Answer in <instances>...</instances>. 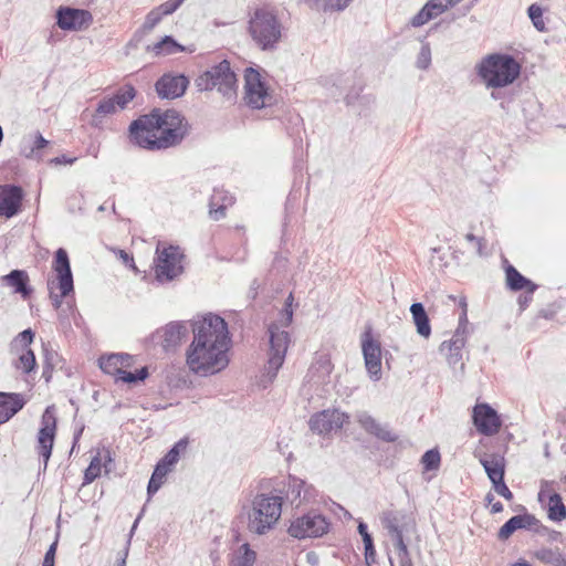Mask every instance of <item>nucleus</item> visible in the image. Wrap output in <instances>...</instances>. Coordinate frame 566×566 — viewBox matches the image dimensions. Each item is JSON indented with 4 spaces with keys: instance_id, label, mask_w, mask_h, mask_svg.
<instances>
[{
    "instance_id": "f257e3e1",
    "label": "nucleus",
    "mask_w": 566,
    "mask_h": 566,
    "mask_svg": "<svg viewBox=\"0 0 566 566\" xmlns=\"http://www.w3.org/2000/svg\"><path fill=\"white\" fill-rule=\"evenodd\" d=\"M193 338L186 350V364L198 376L216 375L229 366L231 337L226 319L209 313L192 323Z\"/></svg>"
},
{
    "instance_id": "f03ea898",
    "label": "nucleus",
    "mask_w": 566,
    "mask_h": 566,
    "mask_svg": "<svg viewBox=\"0 0 566 566\" xmlns=\"http://www.w3.org/2000/svg\"><path fill=\"white\" fill-rule=\"evenodd\" d=\"M185 118L175 109L154 108L129 125L132 144L147 150H164L179 145L187 134Z\"/></svg>"
},
{
    "instance_id": "7ed1b4c3",
    "label": "nucleus",
    "mask_w": 566,
    "mask_h": 566,
    "mask_svg": "<svg viewBox=\"0 0 566 566\" xmlns=\"http://www.w3.org/2000/svg\"><path fill=\"white\" fill-rule=\"evenodd\" d=\"M475 70L486 87L501 88L511 85L518 78L522 65L513 55L492 53L484 56L476 64Z\"/></svg>"
},
{
    "instance_id": "20e7f679",
    "label": "nucleus",
    "mask_w": 566,
    "mask_h": 566,
    "mask_svg": "<svg viewBox=\"0 0 566 566\" xmlns=\"http://www.w3.org/2000/svg\"><path fill=\"white\" fill-rule=\"evenodd\" d=\"M283 497L280 494H256L249 512L248 528L250 532L263 535L274 527L282 513Z\"/></svg>"
},
{
    "instance_id": "39448f33",
    "label": "nucleus",
    "mask_w": 566,
    "mask_h": 566,
    "mask_svg": "<svg viewBox=\"0 0 566 566\" xmlns=\"http://www.w3.org/2000/svg\"><path fill=\"white\" fill-rule=\"evenodd\" d=\"M249 32L263 51L274 50L282 35L277 17L266 9H256L249 21Z\"/></svg>"
},
{
    "instance_id": "423d86ee",
    "label": "nucleus",
    "mask_w": 566,
    "mask_h": 566,
    "mask_svg": "<svg viewBox=\"0 0 566 566\" xmlns=\"http://www.w3.org/2000/svg\"><path fill=\"white\" fill-rule=\"evenodd\" d=\"M196 86L199 91L217 88L227 99H233L237 96V76L227 60L200 74L196 78Z\"/></svg>"
},
{
    "instance_id": "0eeeda50",
    "label": "nucleus",
    "mask_w": 566,
    "mask_h": 566,
    "mask_svg": "<svg viewBox=\"0 0 566 566\" xmlns=\"http://www.w3.org/2000/svg\"><path fill=\"white\" fill-rule=\"evenodd\" d=\"M53 270L56 273V281L48 282V289L53 307L60 310L62 300L74 293L73 273L65 249L60 248L55 251Z\"/></svg>"
},
{
    "instance_id": "6e6552de",
    "label": "nucleus",
    "mask_w": 566,
    "mask_h": 566,
    "mask_svg": "<svg viewBox=\"0 0 566 566\" xmlns=\"http://www.w3.org/2000/svg\"><path fill=\"white\" fill-rule=\"evenodd\" d=\"M185 254L178 245L157 247L154 258L155 279L159 284L172 282L184 273Z\"/></svg>"
},
{
    "instance_id": "1a4fd4ad",
    "label": "nucleus",
    "mask_w": 566,
    "mask_h": 566,
    "mask_svg": "<svg viewBox=\"0 0 566 566\" xmlns=\"http://www.w3.org/2000/svg\"><path fill=\"white\" fill-rule=\"evenodd\" d=\"M268 334L270 343L269 359L262 377L268 378V381L271 382L285 360L291 339L289 332L281 329L275 323L269 325Z\"/></svg>"
},
{
    "instance_id": "9d476101",
    "label": "nucleus",
    "mask_w": 566,
    "mask_h": 566,
    "mask_svg": "<svg viewBox=\"0 0 566 566\" xmlns=\"http://www.w3.org/2000/svg\"><path fill=\"white\" fill-rule=\"evenodd\" d=\"M329 522L317 511H310L294 517L287 528V533L297 539L316 538L325 535L329 530Z\"/></svg>"
},
{
    "instance_id": "9b49d317",
    "label": "nucleus",
    "mask_w": 566,
    "mask_h": 566,
    "mask_svg": "<svg viewBox=\"0 0 566 566\" xmlns=\"http://www.w3.org/2000/svg\"><path fill=\"white\" fill-rule=\"evenodd\" d=\"M57 418L55 406H48L40 421V428L36 436V452L43 461V469L48 467V462L52 455V450L56 437Z\"/></svg>"
},
{
    "instance_id": "f8f14e48",
    "label": "nucleus",
    "mask_w": 566,
    "mask_h": 566,
    "mask_svg": "<svg viewBox=\"0 0 566 566\" xmlns=\"http://www.w3.org/2000/svg\"><path fill=\"white\" fill-rule=\"evenodd\" d=\"M244 91V99L250 107L260 109L270 104L271 96L265 83L262 81L261 74L252 67L245 70Z\"/></svg>"
},
{
    "instance_id": "ddd939ff",
    "label": "nucleus",
    "mask_w": 566,
    "mask_h": 566,
    "mask_svg": "<svg viewBox=\"0 0 566 566\" xmlns=\"http://www.w3.org/2000/svg\"><path fill=\"white\" fill-rule=\"evenodd\" d=\"M361 349L365 367L371 380L378 381L381 378V346L374 339L371 331H365L361 336Z\"/></svg>"
},
{
    "instance_id": "4468645a",
    "label": "nucleus",
    "mask_w": 566,
    "mask_h": 566,
    "mask_svg": "<svg viewBox=\"0 0 566 566\" xmlns=\"http://www.w3.org/2000/svg\"><path fill=\"white\" fill-rule=\"evenodd\" d=\"M472 421L476 431L488 437L496 434L502 427L500 415L486 402L474 406Z\"/></svg>"
},
{
    "instance_id": "2eb2a0df",
    "label": "nucleus",
    "mask_w": 566,
    "mask_h": 566,
    "mask_svg": "<svg viewBox=\"0 0 566 566\" xmlns=\"http://www.w3.org/2000/svg\"><path fill=\"white\" fill-rule=\"evenodd\" d=\"M187 334V326L185 322L175 321L168 323L165 327L157 329L149 337L154 345L163 347L164 352H174Z\"/></svg>"
},
{
    "instance_id": "dca6fc26",
    "label": "nucleus",
    "mask_w": 566,
    "mask_h": 566,
    "mask_svg": "<svg viewBox=\"0 0 566 566\" xmlns=\"http://www.w3.org/2000/svg\"><path fill=\"white\" fill-rule=\"evenodd\" d=\"M347 420L348 416L338 409H325L311 416L308 426L312 432L326 436L342 429Z\"/></svg>"
},
{
    "instance_id": "f3484780",
    "label": "nucleus",
    "mask_w": 566,
    "mask_h": 566,
    "mask_svg": "<svg viewBox=\"0 0 566 566\" xmlns=\"http://www.w3.org/2000/svg\"><path fill=\"white\" fill-rule=\"evenodd\" d=\"M56 24L65 31H80L87 28L93 17L90 11L71 7H60L56 10Z\"/></svg>"
},
{
    "instance_id": "a211bd4d",
    "label": "nucleus",
    "mask_w": 566,
    "mask_h": 566,
    "mask_svg": "<svg viewBox=\"0 0 566 566\" xmlns=\"http://www.w3.org/2000/svg\"><path fill=\"white\" fill-rule=\"evenodd\" d=\"M24 191L17 185L0 186V218L11 219L22 209Z\"/></svg>"
},
{
    "instance_id": "6ab92c4d",
    "label": "nucleus",
    "mask_w": 566,
    "mask_h": 566,
    "mask_svg": "<svg viewBox=\"0 0 566 566\" xmlns=\"http://www.w3.org/2000/svg\"><path fill=\"white\" fill-rule=\"evenodd\" d=\"M189 81L182 75L164 74L155 84L156 92L161 98H177L185 94Z\"/></svg>"
},
{
    "instance_id": "aec40b11",
    "label": "nucleus",
    "mask_w": 566,
    "mask_h": 566,
    "mask_svg": "<svg viewBox=\"0 0 566 566\" xmlns=\"http://www.w3.org/2000/svg\"><path fill=\"white\" fill-rule=\"evenodd\" d=\"M474 457L479 459L491 483H495L505 478V459L504 457L493 453L486 454L479 451L474 452Z\"/></svg>"
},
{
    "instance_id": "412c9836",
    "label": "nucleus",
    "mask_w": 566,
    "mask_h": 566,
    "mask_svg": "<svg viewBox=\"0 0 566 566\" xmlns=\"http://www.w3.org/2000/svg\"><path fill=\"white\" fill-rule=\"evenodd\" d=\"M0 281L12 287L13 293L19 294L23 300L30 298L33 293L29 275L24 270H12L8 274L2 275Z\"/></svg>"
},
{
    "instance_id": "4be33fe9",
    "label": "nucleus",
    "mask_w": 566,
    "mask_h": 566,
    "mask_svg": "<svg viewBox=\"0 0 566 566\" xmlns=\"http://www.w3.org/2000/svg\"><path fill=\"white\" fill-rule=\"evenodd\" d=\"M234 203V197L223 188H213L209 200V216L212 220H220L226 216L228 207Z\"/></svg>"
},
{
    "instance_id": "5701e85b",
    "label": "nucleus",
    "mask_w": 566,
    "mask_h": 566,
    "mask_svg": "<svg viewBox=\"0 0 566 566\" xmlns=\"http://www.w3.org/2000/svg\"><path fill=\"white\" fill-rule=\"evenodd\" d=\"M25 402L22 394L0 391V424L15 416Z\"/></svg>"
},
{
    "instance_id": "b1692460",
    "label": "nucleus",
    "mask_w": 566,
    "mask_h": 566,
    "mask_svg": "<svg viewBox=\"0 0 566 566\" xmlns=\"http://www.w3.org/2000/svg\"><path fill=\"white\" fill-rule=\"evenodd\" d=\"M505 276L507 289L513 292H520L524 290L525 292L535 293V291L538 287L537 284H535L532 280L521 274L510 263H507V265L505 266Z\"/></svg>"
},
{
    "instance_id": "393cba45",
    "label": "nucleus",
    "mask_w": 566,
    "mask_h": 566,
    "mask_svg": "<svg viewBox=\"0 0 566 566\" xmlns=\"http://www.w3.org/2000/svg\"><path fill=\"white\" fill-rule=\"evenodd\" d=\"M129 359L130 355L128 354H109L107 356H102L98 359V365L105 374L112 375L116 379L123 370V366L127 364Z\"/></svg>"
},
{
    "instance_id": "a878e982",
    "label": "nucleus",
    "mask_w": 566,
    "mask_h": 566,
    "mask_svg": "<svg viewBox=\"0 0 566 566\" xmlns=\"http://www.w3.org/2000/svg\"><path fill=\"white\" fill-rule=\"evenodd\" d=\"M402 518L403 515L396 511L385 512L381 517L382 526L387 530L394 541V545L398 544L399 541L405 542L401 526Z\"/></svg>"
},
{
    "instance_id": "bb28decb",
    "label": "nucleus",
    "mask_w": 566,
    "mask_h": 566,
    "mask_svg": "<svg viewBox=\"0 0 566 566\" xmlns=\"http://www.w3.org/2000/svg\"><path fill=\"white\" fill-rule=\"evenodd\" d=\"M410 313L413 324L416 325L417 333L424 338H429L431 335V325L423 304L420 302L412 303L410 306Z\"/></svg>"
},
{
    "instance_id": "cd10ccee",
    "label": "nucleus",
    "mask_w": 566,
    "mask_h": 566,
    "mask_svg": "<svg viewBox=\"0 0 566 566\" xmlns=\"http://www.w3.org/2000/svg\"><path fill=\"white\" fill-rule=\"evenodd\" d=\"M467 338L452 336L451 339L444 340L440 345V352L448 350V363L451 366H457L462 360V349L465 346Z\"/></svg>"
},
{
    "instance_id": "c85d7f7f",
    "label": "nucleus",
    "mask_w": 566,
    "mask_h": 566,
    "mask_svg": "<svg viewBox=\"0 0 566 566\" xmlns=\"http://www.w3.org/2000/svg\"><path fill=\"white\" fill-rule=\"evenodd\" d=\"M547 518L555 523H560L566 518V505L559 493L553 492L547 497L546 505Z\"/></svg>"
},
{
    "instance_id": "c756f323",
    "label": "nucleus",
    "mask_w": 566,
    "mask_h": 566,
    "mask_svg": "<svg viewBox=\"0 0 566 566\" xmlns=\"http://www.w3.org/2000/svg\"><path fill=\"white\" fill-rule=\"evenodd\" d=\"M515 530H527L534 533H542V530H547V526L543 525L541 521L533 514L524 512L511 517Z\"/></svg>"
},
{
    "instance_id": "7c9ffc66",
    "label": "nucleus",
    "mask_w": 566,
    "mask_h": 566,
    "mask_svg": "<svg viewBox=\"0 0 566 566\" xmlns=\"http://www.w3.org/2000/svg\"><path fill=\"white\" fill-rule=\"evenodd\" d=\"M305 480L300 479L295 475H289L286 482V491L285 497L291 504H295L298 506L303 503V489H304Z\"/></svg>"
},
{
    "instance_id": "2f4dec72",
    "label": "nucleus",
    "mask_w": 566,
    "mask_h": 566,
    "mask_svg": "<svg viewBox=\"0 0 566 566\" xmlns=\"http://www.w3.org/2000/svg\"><path fill=\"white\" fill-rule=\"evenodd\" d=\"M534 556L544 564L566 566V558L563 556L559 548L542 547L534 553Z\"/></svg>"
},
{
    "instance_id": "473e14b6",
    "label": "nucleus",
    "mask_w": 566,
    "mask_h": 566,
    "mask_svg": "<svg viewBox=\"0 0 566 566\" xmlns=\"http://www.w3.org/2000/svg\"><path fill=\"white\" fill-rule=\"evenodd\" d=\"M117 109L118 108L112 97L103 98L97 104L92 117V125L96 127L99 126L106 116L115 114Z\"/></svg>"
},
{
    "instance_id": "72a5a7b5",
    "label": "nucleus",
    "mask_w": 566,
    "mask_h": 566,
    "mask_svg": "<svg viewBox=\"0 0 566 566\" xmlns=\"http://www.w3.org/2000/svg\"><path fill=\"white\" fill-rule=\"evenodd\" d=\"M313 10L344 11L353 0H305Z\"/></svg>"
},
{
    "instance_id": "f704fd0d",
    "label": "nucleus",
    "mask_w": 566,
    "mask_h": 566,
    "mask_svg": "<svg viewBox=\"0 0 566 566\" xmlns=\"http://www.w3.org/2000/svg\"><path fill=\"white\" fill-rule=\"evenodd\" d=\"M151 51L156 54H174L177 52H182L184 46L175 41V39L170 35H166L159 42L155 43L151 48Z\"/></svg>"
},
{
    "instance_id": "c9c22d12",
    "label": "nucleus",
    "mask_w": 566,
    "mask_h": 566,
    "mask_svg": "<svg viewBox=\"0 0 566 566\" xmlns=\"http://www.w3.org/2000/svg\"><path fill=\"white\" fill-rule=\"evenodd\" d=\"M189 439L188 437H184L179 439L175 444L167 451V453L163 457L166 462L175 467L181 454H184L188 448Z\"/></svg>"
},
{
    "instance_id": "e433bc0d",
    "label": "nucleus",
    "mask_w": 566,
    "mask_h": 566,
    "mask_svg": "<svg viewBox=\"0 0 566 566\" xmlns=\"http://www.w3.org/2000/svg\"><path fill=\"white\" fill-rule=\"evenodd\" d=\"M136 90L132 84H125L112 97L117 108L125 109L127 105L135 98Z\"/></svg>"
},
{
    "instance_id": "4c0bfd02",
    "label": "nucleus",
    "mask_w": 566,
    "mask_h": 566,
    "mask_svg": "<svg viewBox=\"0 0 566 566\" xmlns=\"http://www.w3.org/2000/svg\"><path fill=\"white\" fill-rule=\"evenodd\" d=\"M241 553L230 560V566H253L255 563V552L250 548L248 543L241 546Z\"/></svg>"
},
{
    "instance_id": "58836bf2",
    "label": "nucleus",
    "mask_w": 566,
    "mask_h": 566,
    "mask_svg": "<svg viewBox=\"0 0 566 566\" xmlns=\"http://www.w3.org/2000/svg\"><path fill=\"white\" fill-rule=\"evenodd\" d=\"M148 376L149 371L147 367H142L135 371H127L123 369L119 376L116 378V381H122L125 384H137L144 381Z\"/></svg>"
},
{
    "instance_id": "ea45409f",
    "label": "nucleus",
    "mask_w": 566,
    "mask_h": 566,
    "mask_svg": "<svg viewBox=\"0 0 566 566\" xmlns=\"http://www.w3.org/2000/svg\"><path fill=\"white\" fill-rule=\"evenodd\" d=\"M15 367L21 369L24 374H30L33 371L36 367L34 352L31 348L23 350V353L19 356Z\"/></svg>"
},
{
    "instance_id": "a19ab883",
    "label": "nucleus",
    "mask_w": 566,
    "mask_h": 566,
    "mask_svg": "<svg viewBox=\"0 0 566 566\" xmlns=\"http://www.w3.org/2000/svg\"><path fill=\"white\" fill-rule=\"evenodd\" d=\"M528 18L531 19L534 28L539 32L547 31L544 18H543V8L537 4L533 3L527 9Z\"/></svg>"
},
{
    "instance_id": "79ce46f5",
    "label": "nucleus",
    "mask_w": 566,
    "mask_h": 566,
    "mask_svg": "<svg viewBox=\"0 0 566 566\" xmlns=\"http://www.w3.org/2000/svg\"><path fill=\"white\" fill-rule=\"evenodd\" d=\"M441 455L438 449L427 450L421 457V464L424 471H433L439 469Z\"/></svg>"
},
{
    "instance_id": "37998d69",
    "label": "nucleus",
    "mask_w": 566,
    "mask_h": 566,
    "mask_svg": "<svg viewBox=\"0 0 566 566\" xmlns=\"http://www.w3.org/2000/svg\"><path fill=\"white\" fill-rule=\"evenodd\" d=\"M101 475V460L98 457H94L90 465L84 471L83 484H90Z\"/></svg>"
},
{
    "instance_id": "c03bdc74",
    "label": "nucleus",
    "mask_w": 566,
    "mask_h": 566,
    "mask_svg": "<svg viewBox=\"0 0 566 566\" xmlns=\"http://www.w3.org/2000/svg\"><path fill=\"white\" fill-rule=\"evenodd\" d=\"M34 336H35L34 332L31 328H27V329L20 332L14 337V339L11 343V347L13 348L18 345H21L23 350H25V349L30 348V345L34 340Z\"/></svg>"
},
{
    "instance_id": "a18cd8bd",
    "label": "nucleus",
    "mask_w": 566,
    "mask_h": 566,
    "mask_svg": "<svg viewBox=\"0 0 566 566\" xmlns=\"http://www.w3.org/2000/svg\"><path fill=\"white\" fill-rule=\"evenodd\" d=\"M363 539V543H364V555H365V560L368 565H371V564H375L376 563V548H375V544H374V538L371 536V534H364V536L361 537Z\"/></svg>"
},
{
    "instance_id": "49530a36",
    "label": "nucleus",
    "mask_w": 566,
    "mask_h": 566,
    "mask_svg": "<svg viewBox=\"0 0 566 566\" xmlns=\"http://www.w3.org/2000/svg\"><path fill=\"white\" fill-rule=\"evenodd\" d=\"M363 539V543H364V555H365V560L368 565H371V564H375L376 563V548H375V544H374V538L371 536V534H364V536L361 537Z\"/></svg>"
},
{
    "instance_id": "de8ad7c7",
    "label": "nucleus",
    "mask_w": 566,
    "mask_h": 566,
    "mask_svg": "<svg viewBox=\"0 0 566 566\" xmlns=\"http://www.w3.org/2000/svg\"><path fill=\"white\" fill-rule=\"evenodd\" d=\"M431 64V49L428 42H423L417 57L416 65L420 70H427Z\"/></svg>"
},
{
    "instance_id": "09e8293b",
    "label": "nucleus",
    "mask_w": 566,
    "mask_h": 566,
    "mask_svg": "<svg viewBox=\"0 0 566 566\" xmlns=\"http://www.w3.org/2000/svg\"><path fill=\"white\" fill-rule=\"evenodd\" d=\"M373 434L385 442H396L398 440V434L388 424L380 423Z\"/></svg>"
},
{
    "instance_id": "8fccbe9b",
    "label": "nucleus",
    "mask_w": 566,
    "mask_h": 566,
    "mask_svg": "<svg viewBox=\"0 0 566 566\" xmlns=\"http://www.w3.org/2000/svg\"><path fill=\"white\" fill-rule=\"evenodd\" d=\"M395 547L398 554L399 566H413L407 544L399 541Z\"/></svg>"
},
{
    "instance_id": "3c124183",
    "label": "nucleus",
    "mask_w": 566,
    "mask_h": 566,
    "mask_svg": "<svg viewBox=\"0 0 566 566\" xmlns=\"http://www.w3.org/2000/svg\"><path fill=\"white\" fill-rule=\"evenodd\" d=\"M424 7L428 12L432 14V19L439 17L449 9L446 0H429Z\"/></svg>"
},
{
    "instance_id": "603ef678",
    "label": "nucleus",
    "mask_w": 566,
    "mask_h": 566,
    "mask_svg": "<svg viewBox=\"0 0 566 566\" xmlns=\"http://www.w3.org/2000/svg\"><path fill=\"white\" fill-rule=\"evenodd\" d=\"M163 18L164 17L160 14V12L154 8L147 13L143 29L145 31H151L161 21Z\"/></svg>"
},
{
    "instance_id": "864d4df0",
    "label": "nucleus",
    "mask_w": 566,
    "mask_h": 566,
    "mask_svg": "<svg viewBox=\"0 0 566 566\" xmlns=\"http://www.w3.org/2000/svg\"><path fill=\"white\" fill-rule=\"evenodd\" d=\"M184 1L185 0H167L166 2L156 7V9L163 17H166L172 14L184 3Z\"/></svg>"
},
{
    "instance_id": "5fc2aeb1",
    "label": "nucleus",
    "mask_w": 566,
    "mask_h": 566,
    "mask_svg": "<svg viewBox=\"0 0 566 566\" xmlns=\"http://www.w3.org/2000/svg\"><path fill=\"white\" fill-rule=\"evenodd\" d=\"M463 305V307L467 306L465 302L463 301L461 303ZM468 316H467V308H463V312L461 313L460 317H459V324H458V327L454 332V336H459V337H465L467 338V334H468Z\"/></svg>"
},
{
    "instance_id": "6e6d98bb",
    "label": "nucleus",
    "mask_w": 566,
    "mask_h": 566,
    "mask_svg": "<svg viewBox=\"0 0 566 566\" xmlns=\"http://www.w3.org/2000/svg\"><path fill=\"white\" fill-rule=\"evenodd\" d=\"M431 19L432 14L429 13L426 7L423 6L422 9L410 20V25H412L413 28H419L426 24Z\"/></svg>"
},
{
    "instance_id": "4d7b16f0",
    "label": "nucleus",
    "mask_w": 566,
    "mask_h": 566,
    "mask_svg": "<svg viewBox=\"0 0 566 566\" xmlns=\"http://www.w3.org/2000/svg\"><path fill=\"white\" fill-rule=\"evenodd\" d=\"M359 423L361 427L369 433H374L378 426L380 424L374 417L370 415L364 413L359 417Z\"/></svg>"
},
{
    "instance_id": "13d9d810",
    "label": "nucleus",
    "mask_w": 566,
    "mask_h": 566,
    "mask_svg": "<svg viewBox=\"0 0 566 566\" xmlns=\"http://www.w3.org/2000/svg\"><path fill=\"white\" fill-rule=\"evenodd\" d=\"M514 532H516L514 523L512 518H509L499 530L497 538L500 541H506L512 536Z\"/></svg>"
},
{
    "instance_id": "bf43d9fd",
    "label": "nucleus",
    "mask_w": 566,
    "mask_h": 566,
    "mask_svg": "<svg viewBox=\"0 0 566 566\" xmlns=\"http://www.w3.org/2000/svg\"><path fill=\"white\" fill-rule=\"evenodd\" d=\"M164 481L165 480L163 478L156 476L154 473L151 474V476L148 481V484H147L148 499L153 497L158 492V490L161 488Z\"/></svg>"
},
{
    "instance_id": "052dcab7",
    "label": "nucleus",
    "mask_w": 566,
    "mask_h": 566,
    "mask_svg": "<svg viewBox=\"0 0 566 566\" xmlns=\"http://www.w3.org/2000/svg\"><path fill=\"white\" fill-rule=\"evenodd\" d=\"M493 490L505 500L511 501L513 499L512 491L507 488L505 480L501 479L497 482L492 484Z\"/></svg>"
},
{
    "instance_id": "680f3d73",
    "label": "nucleus",
    "mask_w": 566,
    "mask_h": 566,
    "mask_svg": "<svg viewBox=\"0 0 566 566\" xmlns=\"http://www.w3.org/2000/svg\"><path fill=\"white\" fill-rule=\"evenodd\" d=\"M57 549V538L49 546L44 554L42 566H55V555Z\"/></svg>"
},
{
    "instance_id": "e2e57ef3",
    "label": "nucleus",
    "mask_w": 566,
    "mask_h": 566,
    "mask_svg": "<svg viewBox=\"0 0 566 566\" xmlns=\"http://www.w3.org/2000/svg\"><path fill=\"white\" fill-rule=\"evenodd\" d=\"M172 465L166 462L163 458L157 462L153 473L156 476L163 478L165 480L166 475L172 470Z\"/></svg>"
},
{
    "instance_id": "0e129e2a",
    "label": "nucleus",
    "mask_w": 566,
    "mask_h": 566,
    "mask_svg": "<svg viewBox=\"0 0 566 566\" xmlns=\"http://www.w3.org/2000/svg\"><path fill=\"white\" fill-rule=\"evenodd\" d=\"M67 312H70L71 315H75V306L74 304H71L70 302L66 303V307L65 308H60V312H59V318H60V322L62 325H66V326H71V323H70V318H69V314Z\"/></svg>"
},
{
    "instance_id": "69168bd1",
    "label": "nucleus",
    "mask_w": 566,
    "mask_h": 566,
    "mask_svg": "<svg viewBox=\"0 0 566 566\" xmlns=\"http://www.w3.org/2000/svg\"><path fill=\"white\" fill-rule=\"evenodd\" d=\"M317 495L318 491L314 488V485L305 481L303 489V502H314Z\"/></svg>"
},
{
    "instance_id": "338daca9",
    "label": "nucleus",
    "mask_w": 566,
    "mask_h": 566,
    "mask_svg": "<svg viewBox=\"0 0 566 566\" xmlns=\"http://www.w3.org/2000/svg\"><path fill=\"white\" fill-rule=\"evenodd\" d=\"M559 308H560V306H558L556 304H551L547 307L542 308L538 312V316L542 318H545V319H553Z\"/></svg>"
},
{
    "instance_id": "774afa93",
    "label": "nucleus",
    "mask_w": 566,
    "mask_h": 566,
    "mask_svg": "<svg viewBox=\"0 0 566 566\" xmlns=\"http://www.w3.org/2000/svg\"><path fill=\"white\" fill-rule=\"evenodd\" d=\"M292 300L293 296L290 294L284 304L283 314L285 316V326H289L293 319Z\"/></svg>"
}]
</instances>
